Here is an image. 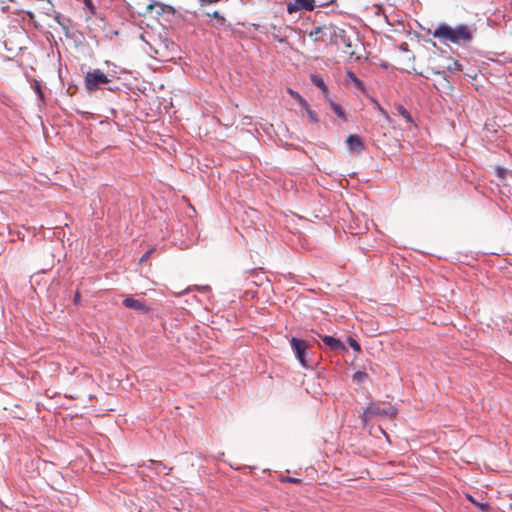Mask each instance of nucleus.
Instances as JSON below:
<instances>
[{"instance_id": "1", "label": "nucleus", "mask_w": 512, "mask_h": 512, "mask_svg": "<svg viewBox=\"0 0 512 512\" xmlns=\"http://www.w3.org/2000/svg\"><path fill=\"white\" fill-rule=\"evenodd\" d=\"M434 37L448 40L452 43L469 41L472 38L471 32L467 26L460 25L452 28L448 25H440L434 32Z\"/></svg>"}, {"instance_id": "2", "label": "nucleus", "mask_w": 512, "mask_h": 512, "mask_svg": "<svg viewBox=\"0 0 512 512\" xmlns=\"http://www.w3.org/2000/svg\"><path fill=\"white\" fill-rule=\"evenodd\" d=\"M330 42L337 46L341 44L344 45L342 52L346 54L350 59L360 58L358 55H356L355 51V47L359 45L358 39H355L353 42L345 30L334 26L333 30L331 31Z\"/></svg>"}, {"instance_id": "3", "label": "nucleus", "mask_w": 512, "mask_h": 512, "mask_svg": "<svg viewBox=\"0 0 512 512\" xmlns=\"http://www.w3.org/2000/svg\"><path fill=\"white\" fill-rule=\"evenodd\" d=\"M397 414V409L391 404H380L376 402L370 405L363 411L361 419L363 423L369 422L374 417L394 418Z\"/></svg>"}, {"instance_id": "4", "label": "nucleus", "mask_w": 512, "mask_h": 512, "mask_svg": "<svg viewBox=\"0 0 512 512\" xmlns=\"http://www.w3.org/2000/svg\"><path fill=\"white\" fill-rule=\"evenodd\" d=\"M110 81L108 76L100 69L88 71L84 79L85 88L88 91H96L100 89L102 85L108 84Z\"/></svg>"}, {"instance_id": "5", "label": "nucleus", "mask_w": 512, "mask_h": 512, "mask_svg": "<svg viewBox=\"0 0 512 512\" xmlns=\"http://www.w3.org/2000/svg\"><path fill=\"white\" fill-rule=\"evenodd\" d=\"M290 343H291V347H292L293 351L296 354L297 359L300 361L302 366L308 367L309 365L305 358V352L309 347L308 343L306 341H304L302 339H298L296 337H293L291 339Z\"/></svg>"}, {"instance_id": "6", "label": "nucleus", "mask_w": 512, "mask_h": 512, "mask_svg": "<svg viewBox=\"0 0 512 512\" xmlns=\"http://www.w3.org/2000/svg\"><path fill=\"white\" fill-rule=\"evenodd\" d=\"M316 6L315 0H293L287 4V12L293 14L300 10L313 11Z\"/></svg>"}, {"instance_id": "7", "label": "nucleus", "mask_w": 512, "mask_h": 512, "mask_svg": "<svg viewBox=\"0 0 512 512\" xmlns=\"http://www.w3.org/2000/svg\"><path fill=\"white\" fill-rule=\"evenodd\" d=\"M333 25H323L319 27H315L310 33L309 37L314 42H324L327 38L330 39L331 31L333 30Z\"/></svg>"}, {"instance_id": "8", "label": "nucleus", "mask_w": 512, "mask_h": 512, "mask_svg": "<svg viewBox=\"0 0 512 512\" xmlns=\"http://www.w3.org/2000/svg\"><path fill=\"white\" fill-rule=\"evenodd\" d=\"M123 305L129 309H133L142 314L150 313L151 309L142 300L134 299L133 297H127L123 300Z\"/></svg>"}, {"instance_id": "9", "label": "nucleus", "mask_w": 512, "mask_h": 512, "mask_svg": "<svg viewBox=\"0 0 512 512\" xmlns=\"http://www.w3.org/2000/svg\"><path fill=\"white\" fill-rule=\"evenodd\" d=\"M321 339L326 347H328L330 350L337 351V350H345L344 344L339 340L332 336H321Z\"/></svg>"}, {"instance_id": "10", "label": "nucleus", "mask_w": 512, "mask_h": 512, "mask_svg": "<svg viewBox=\"0 0 512 512\" xmlns=\"http://www.w3.org/2000/svg\"><path fill=\"white\" fill-rule=\"evenodd\" d=\"M346 143L350 151L359 152L363 149V142L356 134L348 136Z\"/></svg>"}, {"instance_id": "11", "label": "nucleus", "mask_w": 512, "mask_h": 512, "mask_svg": "<svg viewBox=\"0 0 512 512\" xmlns=\"http://www.w3.org/2000/svg\"><path fill=\"white\" fill-rule=\"evenodd\" d=\"M206 15L215 19V23L213 24L215 28L219 29L228 26L226 19L218 11H213L212 13L207 12Z\"/></svg>"}, {"instance_id": "12", "label": "nucleus", "mask_w": 512, "mask_h": 512, "mask_svg": "<svg viewBox=\"0 0 512 512\" xmlns=\"http://www.w3.org/2000/svg\"><path fill=\"white\" fill-rule=\"evenodd\" d=\"M311 81H312V83L315 86H317L322 91L324 96L327 98V96H328V87L325 84L324 80L321 77H319L318 75H312L311 76Z\"/></svg>"}, {"instance_id": "13", "label": "nucleus", "mask_w": 512, "mask_h": 512, "mask_svg": "<svg viewBox=\"0 0 512 512\" xmlns=\"http://www.w3.org/2000/svg\"><path fill=\"white\" fill-rule=\"evenodd\" d=\"M466 498L467 500H469L471 503H473L475 506H477L479 509H481L482 511L486 512L489 510V504L488 503H481V502H478L476 499L473 498L472 495L470 494H466Z\"/></svg>"}, {"instance_id": "14", "label": "nucleus", "mask_w": 512, "mask_h": 512, "mask_svg": "<svg viewBox=\"0 0 512 512\" xmlns=\"http://www.w3.org/2000/svg\"><path fill=\"white\" fill-rule=\"evenodd\" d=\"M330 107L338 117L342 118L343 120H346L345 113L340 105L333 101H330Z\"/></svg>"}, {"instance_id": "15", "label": "nucleus", "mask_w": 512, "mask_h": 512, "mask_svg": "<svg viewBox=\"0 0 512 512\" xmlns=\"http://www.w3.org/2000/svg\"><path fill=\"white\" fill-rule=\"evenodd\" d=\"M302 107L305 109L307 116L309 118V121L312 123H317L318 116H317L316 112L310 108L309 104L307 103V106H302Z\"/></svg>"}, {"instance_id": "16", "label": "nucleus", "mask_w": 512, "mask_h": 512, "mask_svg": "<svg viewBox=\"0 0 512 512\" xmlns=\"http://www.w3.org/2000/svg\"><path fill=\"white\" fill-rule=\"evenodd\" d=\"M288 93L298 101V103L301 105V106H307V101L296 91H293L292 89H288L287 90Z\"/></svg>"}, {"instance_id": "17", "label": "nucleus", "mask_w": 512, "mask_h": 512, "mask_svg": "<svg viewBox=\"0 0 512 512\" xmlns=\"http://www.w3.org/2000/svg\"><path fill=\"white\" fill-rule=\"evenodd\" d=\"M271 29L273 30L272 31V36L275 40L281 42V43H284L286 42V38L285 37H282L280 35V29H278L275 25H271Z\"/></svg>"}, {"instance_id": "18", "label": "nucleus", "mask_w": 512, "mask_h": 512, "mask_svg": "<svg viewBox=\"0 0 512 512\" xmlns=\"http://www.w3.org/2000/svg\"><path fill=\"white\" fill-rule=\"evenodd\" d=\"M348 343L349 345L351 346V348L356 351V352H360L361 351V346L360 344L352 337H349L348 338Z\"/></svg>"}, {"instance_id": "19", "label": "nucleus", "mask_w": 512, "mask_h": 512, "mask_svg": "<svg viewBox=\"0 0 512 512\" xmlns=\"http://www.w3.org/2000/svg\"><path fill=\"white\" fill-rule=\"evenodd\" d=\"M446 68L448 70H461V64L456 60H449V64Z\"/></svg>"}, {"instance_id": "20", "label": "nucleus", "mask_w": 512, "mask_h": 512, "mask_svg": "<svg viewBox=\"0 0 512 512\" xmlns=\"http://www.w3.org/2000/svg\"><path fill=\"white\" fill-rule=\"evenodd\" d=\"M367 377H368L367 373H365L363 371H357L353 375V379L358 381V382H363Z\"/></svg>"}, {"instance_id": "21", "label": "nucleus", "mask_w": 512, "mask_h": 512, "mask_svg": "<svg viewBox=\"0 0 512 512\" xmlns=\"http://www.w3.org/2000/svg\"><path fill=\"white\" fill-rule=\"evenodd\" d=\"M91 14L96 13V8L91 0H82Z\"/></svg>"}, {"instance_id": "22", "label": "nucleus", "mask_w": 512, "mask_h": 512, "mask_svg": "<svg viewBox=\"0 0 512 512\" xmlns=\"http://www.w3.org/2000/svg\"><path fill=\"white\" fill-rule=\"evenodd\" d=\"M398 112L403 116L405 117L406 119L410 120V114L409 112L403 107V106H399L398 107Z\"/></svg>"}, {"instance_id": "23", "label": "nucleus", "mask_w": 512, "mask_h": 512, "mask_svg": "<svg viewBox=\"0 0 512 512\" xmlns=\"http://www.w3.org/2000/svg\"><path fill=\"white\" fill-rule=\"evenodd\" d=\"M317 6H327L334 3L335 0H315Z\"/></svg>"}, {"instance_id": "24", "label": "nucleus", "mask_w": 512, "mask_h": 512, "mask_svg": "<svg viewBox=\"0 0 512 512\" xmlns=\"http://www.w3.org/2000/svg\"><path fill=\"white\" fill-rule=\"evenodd\" d=\"M154 251V248L148 250L141 258H140V263H144L145 261L148 260L149 256L153 253Z\"/></svg>"}, {"instance_id": "25", "label": "nucleus", "mask_w": 512, "mask_h": 512, "mask_svg": "<svg viewBox=\"0 0 512 512\" xmlns=\"http://www.w3.org/2000/svg\"><path fill=\"white\" fill-rule=\"evenodd\" d=\"M34 89L42 97L41 87H40V84L38 82H35Z\"/></svg>"}, {"instance_id": "26", "label": "nucleus", "mask_w": 512, "mask_h": 512, "mask_svg": "<svg viewBox=\"0 0 512 512\" xmlns=\"http://www.w3.org/2000/svg\"><path fill=\"white\" fill-rule=\"evenodd\" d=\"M287 481L288 482H291V483H299L301 480L300 479H297V478H287Z\"/></svg>"}, {"instance_id": "27", "label": "nucleus", "mask_w": 512, "mask_h": 512, "mask_svg": "<svg viewBox=\"0 0 512 512\" xmlns=\"http://www.w3.org/2000/svg\"><path fill=\"white\" fill-rule=\"evenodd\" d=\"M497 174H498V176L503 177V176H504V174H505V170H504V169H502V168H498V169H497Z\"/></svg>"}, {"instance_id": "28", "label": "nucleus", "mask_w": 512, "mask_h": 512, "mask_svg": "<svg viewBox=\"0 0 512 512\" xmlns=\"http://www.w3.org/2000/svg\"><path fill=\"white\" fill-rule=\"evenodd\" d=\"M80 301V294L79 292H76L75 296H74V303H78Z\"/></svg>"}, {"instance_id": "29", "label": "nucleus", "mask_w": 512, "mask_h": 512, "mask_svg": "<svg viewBox=\"0 0 512 512\" xmlns=\"http://www.w3.org/2000/svg\"><path fill=\"white\" fill-rule=\"evenodd\" d=\"M350 76H351V78L353 79L354 83H356V84H359V83H360V82L358 81V79L354 76V74H353V73H350Z\"/></svg>"}]
</instances>
